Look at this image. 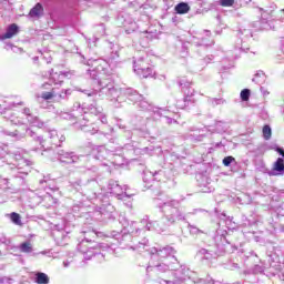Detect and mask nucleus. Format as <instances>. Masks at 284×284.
<instances>
[{"label": "nucleus", "mask_w": 284, "mask_h": 284, "mask_svg": "<svg viewBox=\"0 0 284 284\" xmlns=\"http://www.w3.org/2000/svg\"><path fill=\"white\" fill-rule=\"evenodd\" d=\"M34 283L37 284H50V276L43 272L34 273Z\"/></svg>", "instance_id": "nucleus-31"}, {"label": "nucleus", "mask_w": 284, "mask_h": 284, "mask_svg": "<svg viewBox=\"0 0 284 284\" xmlns=\"http://www.w3.org/2000/svg\"><path fill=\"white\" fill-rule=\"evenodd\" d=\"M18 250L22 252V254H32V256H39V253H33L34 247L32 246V242L26 241L19 244Z\"/></svg>", "instance_id": "nucleus-29"}, {"label": "nucleus", "mask_w": 284, "mask_h": 284, "mask_svg": "<svg viewBox=\"0 0 284 284\" xmlns=\"http://www.w3.org/2000/svg\"><path fill=\"white\" fill-rule=\"evenodd\" d=\"M213 132H217V134H223V132H227V124L223 121H217L215 123Z\"/></svg>", "instance_id": "nucleus-35"}, {"label": "nucleus", "mask_w": 284, "mask_h": 284, "mask_svg": "<svg viewBox=\"0 0 284 284\" xmlns=\"http://www.w3.org/2000/svg\"><path fill=\"white\" fill-rule=\"evenodd\" d=\"M181 203L178 200H169L160 205V210L162 212V223L158 221H148L143 219L140 222H136L138 225H133V227H129V230H135L136 232H141L142 235L145 232H165L170 225H176V223H187L189 214H199V212H207L205 209H193L192 212L186 213L183 206H180Z\"/></svg>", "instance_id": "nucleus-2"}, {"label": "nucleus", "mask_w": 284, "mask_h": 284, "mask_svg": "<svg viewBox=\"0 0 284 284\" xmlns=\"http://www.w3.org/2000/svg\"><path fill=\"white\" fill-rule=\"evenodd\" d=\"M153 281L159 284H174L173 281L163 280L161 277L154 278Z\"/></svg>", "instance_id": "nucleus-54"}, {"label": "nucleus", "mask_w": 284, "mask_h": 284, "mask_svg": "<svg viewBox=\"0 0 284 284\" xmlns=\"http://www.w3.org/2000/svg\"><path fill=\"white\" fill-rule=\"evenodd\" d=\"M48 134L52 145H55V148H61V143L65 141V135L59 136V132H57V130H50Z\"/></svg>", "instance_id": "nucleus-28"}, {"label": "nucleus", "mask_w": 284, "mask_h": 284, "mask_svg": "<svg viewBox=\"0 0 284 284\" xmlns=\"http://www.w3.org/2000/svg\"><path fill=\"white\" fill-rule=\"evenodd\" d=\"M135 74H138V77H141V79H152L154 78V69H152L151 67H146V68H141L139 65H135Z\"/></svg>", "instance_id": "nucleus-25"}, {"label": "nucleus", "mask_w": 284, "mask_h": 284, "mask_svg": "<svg viewBox=\"0 0 284 284\" xmlns=\"http://www.w3.org/2000/svg\"><path fill=\"white\" fill-rule=\"evenodd\" d=\"M176 14H187L190 12V4L187 2H180L174 8Z\"/></svg>", "instance_id": "nucleus-33"}, {"label": "nucleus", "mask_w": 284, "mask_h": 284, "mask_svg": "<svg viewBox=\"0 0 284 284\" xmlns=\"http://www.w3.org/2000/svg\"><path fill=\"white\" fill-rule=\"evenodd\" d=\"M133 225L139 224L134 221L128 222L120 232L112 231L109 236L118 241L123 248L129 247V250H133V252H143V250L148 247L149 240L146 237L140 240L139 236H143V233L134 229L130 230Z\"/></svg>", "instance_id": "nucleus-3"}, {"label": "nucleus", "mask_w": 284, "mask_h": 284, "mask_svg": "<svg viewBox=\"0 0 284 284\" xmlns=\"http://www.w3.org/2000/svg\"><path fill=\"white\" fill-rule=\"evenodd\" d=\"M0 244L1 245H10V239H8L6 236H1L0 237Z\"/></svg>", "instance_id": "nucleus-58"}, {"label": "nucleus", "mask_w": 284, "mask_h": 284, "mask_svg": "<svg viewBox=\"0 0 284 284\" xmlns=\"http://www.w3.org/2000/svg\"><path fill=\"white\" fill-rule=\"evenodd\" d=\"M84 185H88V184H83V182L81 180H78V181L72 183L73 190H75V192H80V194H82L83 190H85L83 187Z\"/></svg>", "instance_id": "nucleus-43"}, {"label": "nucleus", "mask_w": 284, "mask_h": 284, "mask_svg": "<svg viewBox=\"0 0 284 284\" xmlns=\"http://www.w3.org/2000/svg\"><path fill=\"white\" fill-rule=\"evenodd\" d=\"M103 63H105V61L100 59L88 60L87 65L93 68L88 70L89 77L98 84V89H85L82 91L84 94L88 97H103L104 94L108 99H115L118 102L128 99L129 101H132V103H138V108L146 110L148 112L153 111V113L159 116H163V112H172L171 105L166 106V110L154 109L141 93L132 88H121L120 90H116L110 78H103V73L101 72V70H103Z\"/></svg>", "instance_id": "nucleus-1"}, {"label": "nucleus", "mask_w": 284, "mask_h": 284, "mask_svg": "<svg viewBox=\"0 0 284 284\" xmlns=\"http://www.w3.org/2000/svg\"><path fill=\"white\" fill-rule=\"evenodd\" d=\"M222 163L225 168H230V165H232V163H236V159L232 155H229L222 160Z\"/></svg>", "instance_id": "nucleus-46"}, {"label": "nucleus", "mask_w": 284, "mask_h": 284, "mask_svg": "<svg viewBox=\"0 0 284 284\" xmlns=\"http://www.w3.org/2000/svg\"><path fill=\"white\" fill-rule=\"evenodd\" d=\"M94 185H97V182L91 180L87 185L83 186L84 190H82V195L85 196L88 201H101V194H97V191L92 190Z\"/></svg>", "instance_id": "nucleus-21"}, {"label": "nucleus", "mask_w": 284, "mask_h": 284, "mask_svg": "<svg viewBox=\"0 0 284 284\" xmlns=\"http://www.w3.org/2000/svg\"><path fill=\"white\" fill-rule=\"evenodd\" d=\"M189 232L190 234H192L193 236H199V234H205V232L201 229H199L195 225L189 224L187 225Z\"/></svg>", "instance_id": "nucleus-40"}, {"label": "nucleus", "mask_w": 284, "mask_h": 284, "mask_svg": "<svg viewBox=\"0 0 284 284\" xmlns=\"http://www.w3.org/2000/svg\"><path fill=\"white\" fill-rule=\"evenodd\" d=\"M183 265L176 257H172V262H155V260L150 261V265L146 267V273L151 274V276L165 274V272H176L181 270Z\"/></svg>", "instance_id": "nucleus-9"}, {"label": "nucleus", "mask_w": 284, "mask_h": 284, "mask_svg": "<svg viewBox=\"0 0 284 284\" xmlns=\"http://www.w3.org/2000/svg\"><path fill=\"white\" fill-rule=\"evenodd\" d=\"M84 239L78 244V251L83 254L84 261H92L94 258L98 263H102L105 260V254L108 250H114V244L97 243V233L92 231H82Z\"/></svg>", "instance_id": "nucleus-4"}, {"label": "nucleus", "mask_w": 284, "mask_h": 284, "mask_svg": "<svg viewBox=\"0 0 284 284\" xmlns=\"http://www.w3.org/2000/svg\"><path fill=\"white\" fill-rule=\"evenodd\" d=\"M135 132L139 134V136H142L143 139H146V136H150V131L145 128L136 129Z\"/></svg>", "instance_id": "nucleus-49"}, {"label": "nucleus", "mask_w": 284, "mask_h": 284, "mask_svg": "<svg viewBox=\"0 0 284 284\" xmlns=\"http://www.w3.org/2000/svg\"><path fill=\"white\" fill-rule=\"evenodd\" d=\"M19 33V24L11 23L7 27L6 32L0 37L2 41H6V39H12V37H17Z\"/></svg>", "instance_id": "nucleus-26"}, {"label": "nucleus", "mask_w": 284, "mask_h": 284, "mask_svg": "<svg viewBox=\"0 0 284 284\" xmlns=\"http://www.w3.org/2000/svg\"><path fill=\"white\" fill-rule=\"evenodd\" d=\"M42 201L45 203V207H52V205H57V199H54L49 192L43 195Z\"/></svg>", "instance_id": "nucleus-34"}, {"label": "nucleus", "mask_w": 284, "mask_h": 284, "mask_svg": "<svg viewBox=\"0 0 284 284\" xmlns=\"http://www.w3.org/2000/svg\"><path fill=\"white\" fill-rule=\"evenodd\" d=\"M81 210H83V206H81L79 204L73 205L72 212H73L74 216H77V214H79V212H81Z\"/></svg>", "instance_id": "nucleus-56"}, {"label": "nucleus", "mask_w": 284, "mask_h": 284, "mask_svg": "<svg viewBox=\"0 0 284 284\" xmlns=\"http://www.w3.org/2000/svg\"><path fill=\"white\" fill-rule=\"evenodd\" d=\"M97 213L102 216L103 221H114V219H116V211L114 210V205L108 202L98 206Z\"/></svg>", "instance_id": "nucleus-19"}, {"label": "nucleus", "mask_w": 284, "mask_h": 284, "mask_svg": "<svg viewBox=\"0 0 284 284\" xmlns=\"http://www.w3.org/2000/svg\"><path fill=\"white\" fill-rule=\"evenodd\" d=\"M49 83L61 85V83H63V79H65V77H70V72L62 71L60 73H54V69H51L49 71Z\"/></svg>", "instance_id": "nucleus-22"}, {"label": "nucleus", "mask_w": 284, "mask_h": 284, "mask_svg": "<svg viewBox=\"0 0 284 284\" xmlns=\"http://www.w3.org/2000/svg\"><path fill=\"white\" fill-rule=\"evenodd\" d=\"M57 156L59 163L61 165H75V163H79L81 159H83V155H77L73 151H65L63 149L57 150Z\"/></svg>", "instance_id": "nucleus-14"}, {"label": "nucleus", "mask_w": 284, "mask_h": 284, "mask_svg": "<svg viewBox=\"0 0 284 284\" xmlns=\"http://www.w3.org/2000/svg\"><path fill=\"white\" fill-rule=\"evenodd\" d=\"M196 284H221L220 281H214L212 277L207 276L206 278H200Z\"/></svg>", "instance_id": "nucleus-45"}, {"label": "nucleus", "mask_w": 284, "mask_h": 284, "mask_svg": "<svg viewBox=\"0 0 284 284\" xmlns=\"http://www.w3.org/2000/svg\"><path fill=\"white\" fill-rule=\"evenodd\" d=\"M276 152L282 158H278L275 161L273 169L268 172L270 176H283L284 174V149L281 146H277Z\"/></svg>", "instance_id": "nucleus-18"}, {"label": "nucleus", "mask_w": 284, "mask_h": 284, "mask_svg": "<svg viewBox=\"0 0 284 284\" xmlns=\"http://www.w3.org/2000/svg\"><path fill=\"white\" fill-rule=\"evenodd\" d=\"M108 191L111 193L113 196H116L120 201H124L125 199H130V194L125 192V189L119 184L116 180H110L108 183Z\"/></svg>", "instance_id": "nucleus-17"}, {"label": "nucleus", "mask_w": 284, "mask_h": 284, "mask_svg": "<svg viewBox=\"0 0 284 284\" xmlns=\"http://www.w3.org/2000/svg\"><path fill=\"white\" fill-rule=\"evenodd\" d=\"M197 181V187H200V192H203L204 194H210L214 190L212 187V179H210V175L207 173H199L196 175Z\"/></svg>", "instance_id": "nucleus-20"}, {"label": "nucleus", "mask_w": 284, "mask_h": 284, "mask_svg": "<svg viewBox=\"0 0 284 284\" xmlns=\"http://www.w3.org/2000/svg\"><path fill=\"white\" fill-rule=\"evenodd\" d=\"M109 61L111 63H118L119 62V51H112L109 57Z\"/></svg>", "instance_id": "nucleus-51"}, {"label": "nucleus", "mask_w": 284, "mask_h": 284, "mask_svg": "<svg viewBox=\"0 0 284 284\" xmlns=\"http://www.w3.org/2000/svg\"><path fill=\"white\" fill-rule=\"evenodd\" d=\"M179 85L180 88H182V92L184 94V99L183 100H179L175 104L176 108H179L180 110H183L184 108H187V104L190 103V101H192V98L194 97V89L190 85H192V82L182 79L179 81Z\"/></svg>", "instance_id": "nucleus-13"}, {"label": "nucleus", "mask_w": 284, "mask_h": 284, "mask_svg": "<svg viewBox=\"0 0 284 284\" xmlns=\"http://www.w3.org/2000/svg\"><path fill=\"white\" fill-rule=\"evenodd\" d=\"M204 136L205 135H203V134H199V135L189 134L187 139H190L191 141H203Z\"/></svg>", "instance_id": "nucleus-52"}, {"label": "nucleus", "mask_w": 284, "mask_h": 284, "mask_svg": "<svg viewBox=\"0 0 284 284\" xmlns=\"http://www.w3.org/2000/svg\"><path fill=\"white\" fill-rule=\"evenodd\" d=\"M73 116H82L85 123H90V116H99L103 112V108L99 106L97 102L92 104L75 102L72 106Z\"/></svg>", "instance_id": "nucleus-10"}, {"label": "nucleus", "mask_w": 284, "mask_h": 284, "mask_svg": "<svg viewBox=\"0 0 284 284\" xmlns=\"http://www.w3.org/2000/svg\"><path fill=\"white\" fill-rule=\"evenodd\" d=\"M263 136L265 141H270L272 139V128L267 124L263 126Z\"/></svg>", "instance_id": "nucleus-44"}, {"label": "nucleus", "mask_w": 284, "mask_h": 284, "mask_svg": "<svg viewBox=\"0 0 284 284\" xmlns=\"http://www.w3.org/2000/svg\"><path fill=\"white\" fill-rule=\"evenodd\" d=\"M22 114H24L28 123L34 125V128H43V122L39 120V116L32 114L30 108H24Z\"/></svg>", "instance_id": "nucleus-23"}, {"label": "nucleus", "mask_w": 284, "mask_h": 284, "mask_svg": "<svg viewBox=\"0 0 284 284\" xmlns=\"http://www.w3.org/2000/svg\"><path fill=\"white\" fill-rule=\"evenodd\" d=\"M130 145L114 146L109 144L108 148L101 145L93 149V155L97 161H111L113 165H123V156Z\"/></svg>", "instance_id": "nucleus-6"}, {"label": "nucleus", "mask_w": 284, "mask_h": 284, "mask_svg": "<svg viewBox=\"0 0 284 284\" xmlns=\"http://www.w3.org/2000/svg\"><path fill=\"white\" fill-rule=\"evenodd\" d=\"M9 219L11 223H13V225H18V226L23 225V222H21V215L17 212H12L11 214H9Z\"/></svg>", "instance_id": "nucleus-37"}, {"label": "nucleus", "mask_w": 284, "mask_h": 284, "mask_svg": "<svg viewBox=\"0 0 284 284\" xmlns=\"http://www.w3.org/2000/svg\"><path fill=\"white\" fill-rule=\"evenodd\" d=\"M70 97H72V89H62L61 92H57V88L54 87V101H57V103L68 101Z\"/></svg>", "instance_id": "nucleus-27"}, {"label": "nucleus", "mask_w": 284, "mask_h": 284, "mask_svg": "<svg viewBox=\"0 0 284 284\" xmlns=\"http://www.w3.org/2000/svg\"><path fill=\"white\" fill-rule=\"evenodd\" d=\"M282 206H278L275 212H277V216H284V213L281 212Z\"/></svg>", "instance_id": "nucleus-63"}, {"label": "nucleus", "mask_w": 284, "mask_h": 284, "mask_svg": "<svg viewBox=\"0 0 284 284\" xmlns=\"http://www.w3.org/2000/svg\"><path fill=\"white\" fill-rule=\"evenodd\" d=\"M60 119H65L69 121H74L73 125L81 130L82 132H87L89 134H97L99 129L94 126V124H89V122L83 121V116L74 115V113L61 112Z\"/></svg>", "instance_id": "nucleus-11"}, {"label": "nucleus", "mask_w": 284, "mask_h": 284, "mask_svg": "<svg viewBox=\"0 0 284 284\" xmlns=\"http://www.w3.org/2000/svg\"><path fill=\"white\" fill-rule=\"evenodd\" d=\"M41 99H43L44 101H50V99H54V87L51 89L50 92H42Z\"/></svg>", "instance_id": "nucleus-48"}, {"label": "nucleus", "mask_w": 284, "mask_h": 284, "mask_svg": "<svg viewBox=\"0 0 284 284\" xmlns=\"http://www.w3.org/2000/svg\"><path fill=\"white\" fill-rule=\"evenodd\" d=\"M44 14L43 4L41 2H38L31 10L29 11V17L31 19H41Z\"/></svg>", "instance_id": "nucleus-30"}, {"label": "nucleus", "mask_w": 284, "mask_h": 284, "mask_svg": "<svg viewBox=\"0 0 284 284\" xmlns=\"http://www.w3.org/2000/svg\"><path fill=\"white\" fill-rule=\"evenodd\" d=\"M12 160L14 163L10 166L11 176H13V179H26L27 174L30 172L32 161L23 158L19 152H10L8 145H0V161L10 165V161Z\"/></svg>", "instance_id": "nucleus-5"}, {"label": "nucleus", "mask_w": 284, "mask_h": 284, "mask_svg": "<svg viewBox=\"0 0 284 284\" xmlns=\"http://www.w3.org/2000/svg\"><path fill=\"white\" fill-rule=\"evenodd\" d=\"M142 152L144 154H149V156H152V153L154 152V146L153 145L146 146V148L142 149Z\"/></svg>", "instance_id": "nucleus-53"}, {"label": "nucleus", "mask_w": 284, "mask_h": 284, "mask_svg": "<svg viewBox=\"0 0 284 284\" xmlns=\"http://www.w3.org/2000/svg\"><path fill=\"white\" fill-rule=\"evenodd\" d=\"M215 3L216 6H222V8H232V6H234V0H219Z\"/></svg>", "instance_id": "nucleus-47"}, {"label": "nucleus", "mask_w": 284, "mask_h": 284, "mask_svg": "<svg viewBox=\"0 0 284 284\" xmlns=\"http://www.w3.org/2000/svg\"><path fill=\"white\" fill-rule=\"evenodd\" d=\"M136 65L138 68H149L143 58L133 61V72H136Z\"/></svg>", "instance_id": "nucleus-41"}, {"label": "nucleus", "mask_w": 284, "mask_h": 284, "mask_svg": "<svg viewBox=\"0 0 284 284\" xmlns=\"http://www.w3.org/2000/svg\"><path fill=\"white\" fill-rule=\"evenodd\" d=\"M150 254L152 261H156V258H160L161 262L172 263V258H176V251L170 245L162 247H152L150 248Z\"/></svg>", "instance_id": "nucleus-12"}, {"label": "nucleus", "mask_w": 284, "mask_h": 284, "mask_svg": "<svg viewBox=\"0 0 284 284\" xmlns=\"http://www.w3.org/2000/svg\"><path fill=\"white\" fill-rule=\"evenodd\" d=\"M98 119H99V121H101V123H102L103 125H106V123H108V118L105 116V114H103V111L101 112V114L98 115Z\"/></svg>", "instance_id": "nucleus-55"}, {"label": "nucleus", "mask_w": 284, "mask_h": 284, "mask_svg": "<svg viewBox=\"0 0 284 284\" xmlns=\"http://www.w3.org/2000/svg\"><path fill=\"white\" fill-rule=\"evenodd\" d=\"M207 103L211 104L212 108H216V105H225L226 101L223 98H209Z\"/></svg>", "instance_id": "nucleus-36"}, {"label": "nucleus", "mask_w": 284, "mask_h": 284, "mask_svg": "<svg viewBox=\"0 0 284 284\" xmlns=\"http://www.w3.org/2000/svg\"><path fill=\"white\" fill-rule=\"evenodd\" d=\"M250 94H251V91L250 89H243L240 93V97L243 101H250Z\"/></svg>", "instance_id": "nucleus-50"}, {"label": "nucleus", "mask_w": 284, "mask_h": 284, "mask_svg": "<svg viewBox=\"0 0 284 284\" xmlns=\"http://www.w3.org/2000/svg\"><path fill=\"white\" fill-rule=\"evenodd\" d=\"M123 26L125 28V32L126 34H132V32H135V30L139 28V26L136 24V22H131L128 27V22L124 21Z\"/></svg>", "instance_id": "nucleus-39"}, {"label": "nucleus", "mask_w": 284, "mask_h": 284, "mask_svg": "<svg viewBox=\"0 0 284 284\" xmlns=\"http://www.w3.org/2000/svg\"><path fill=\"white\" fill-rule=\"evenodd\" d=\"M191 43L193 44V45H195L196 48H200V50L203 52V51H205V50H207V47L210 45L209 43H207V41H205V39H199V38H196V37H193L192 38V40H191Z\"/></svg>", "instance_id": "nucleus-32"}, {"label": "nucleus", "mask_w": 284, "mask_h": 284, "mask_svg": "<svg viewBox=\"0 0 284 284\" xmlns=\"http://www.w3.org/2000/svg\"><path fill=\"white\" fill-rule=\"evenodd\" d=\"M48 183H50V176H44L42 180H40V185H42V187H45Z\"/></svg>", "instance_id": "nucleus-57"}, {"label": "nucleus", "mask_w": 284, "mask_h": 284, "mask_svg": "<svg viewBox=\"0 0 284 284\" xmlns=\"http://www.w3.org/2000/svg\"><path fill=\"white\" fill-rule=\"evenodd\" d=\"M164 119L169 125H172V123H176V120L170 118V115H164Z\"/></svg>", "instance_id": "nucleus-60"}, {"label": "nucleus", "mask_w": 284, "mask_h": 284, "mask_svg": "<svg viewBox=\"0 0 284 284\" xmlns=\"http://www.w3.org/2000/svg\"><path fill=\"white\" fill-rule=\"evenodd\" d=\"M252 39V31L250 29H244L240 31L239 38L235 42V52H247L250 45L247 41Z\"/></svg>", "instance_id": "nucleus-15"}, {"label": "nucleus", "mask_w": 284, "mask_h": 284, "mask_svg": "<svg viewBox=\"0 0 284 284\" xmlns=\"http://www.w3.org/2000/svg\"><path fill=\"white\" fill-rule=\"evenodd\" d=\"M42 156H52V149H47L41 153Z\"/></svg>", "instance_id": "nucleus-59"}, {"label": "nucleus", "mask_w": 284, "mask_h": 284, "mask_svg": "<svg viewBox=\"0 0 284 284\" xmlns=\"http://www.w3.org/2000/svg\"><path fill=\"white\" fill-rule=\"evenodd\" d=\"M253 83H256L257 85H261L262 83H265V72L258 71L254 78L252 79Z\"/></svg>", "instance_id": "nucleus-38"}, {"label": "nucleus", "mask_w": 284, "mask_h": 284, "mask_svg": "<svg viewBox=\"0 0 284 284\" xmlns=\"http://www.w3.org/2000/svg\"><path fill=\"white\" fill-rule=\"evenodd\" d=\"M10 281H12V280L7 276L0 277V283H2V284H10Z\"/></svg>", "instance_id": "nucleus-61"}, {"label": "nucleus", "mask_w": 284, "mask_h": 284, "mask_svg": "<svg viewBox=\"0 0 284 284\" xmlns=\"http://www.w3.org/2000/svg\"><path fill=\"white\" fill-rule=\"evenodd\" d=\"M161 174H163V171H150L145 170L143 171V181L144 183H152V181H161Z\"/></svg>", "instance_id": "nucleus-24"}, {"label": "nucleus", "mask_w": 284, "mask_h": 284, "mask_svg": "<svg viewBox=\"0 0 284 284\" xmlns=\"http://www.w3.org/2000/svg\"><path fill=\"white\" fill-rule=\"evenodd\" d=\"M212 59H214V55H207V57L204 59V62H205V63H210V61H212Z\"/></svg>", "instance_id": "nucleus-64"}, {"label": "nucleus", "mask_w": 284, "mask_h": 284, "mask_svg": "<svg viewBox=\"0 0 284 284\" xmlns=\"http://www.w3.org/2000/svg\"><path fill=\"white\" fill-rule=\"evenodd\" d=\"M215 250L211 248H200L196 252L195 257L197 261H212V258H216V256H221L223 252H225V245H229L227 239L225 237V231H216V235L214 236Z\"/></svg>", "instance_id": "nucleus-8"}, {"label": "nucleus", "mask_w": 284, "mask_h": 284, "mask_svg": "<svg viewBox=\"0 0 284 284\" xmlns=\"http://www.w3.org/2000/svg\"><path fill=\"white\" fill-rule=\"evenodd\" d=\"M136 65L138 68H149L143 58L133 61V72H136Z\"/></svg>", "instance_id": "nucleus-42"}, {"label": "nucleus", "mask_w": 284, "mask_h": 284, "mask_svg": "<svg viewBox=\"0 0 284 284\" xmlns=\"http://www.w3.org/2000/svg\"><path fill=\"white\" fill-rule=\"evenodd\" d=\"M261 12V30H275L276 27H272L270 20L274 17V9L273 7H266L265 9L258 8Z\"/></svg>", "instance_id": "nucleus-16"}, {"label": "nucleus", "mask_w": 284, "mask_h": 284, "mask_svg": "<svg viewBox=\"0 0 284 284\" xmlns=\"http://www.w3.org/2000/svg\"><path fill=\"white\" fill-rule=\"evenodd\" d=\"M2 185H8V179H3V178L0 176V187Z\"/></svg>", "instance_id": "nucleus-62"}, {"label": "nucleus", "mask_w": 284, "mask_h": 284, "mask_svg": "<svg viewBox=\"0 0 284 284\" xmlns=\"http://www.w3.org/2000/svg\"><path fill=\"white\" fill-rule=\"evenodd\" d=\"M12 125H20L18 129L10 131V130H3V134L7 136H11V139H14V141H23L26 136H30L37 143H40V145L43 148V138L34 131L32 128H28V125L23 124V121H21L19 118H9Z\"/></svg>", "instance_id": "nucleus-7"}]
</instances>
